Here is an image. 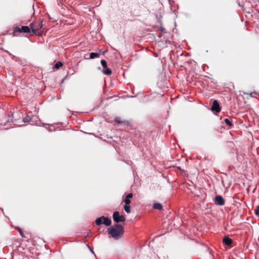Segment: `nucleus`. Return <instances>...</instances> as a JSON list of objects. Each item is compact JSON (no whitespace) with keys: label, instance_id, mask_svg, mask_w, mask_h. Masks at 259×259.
<instances>
[{"label":"nucleus","instance_id":"f8f14e48","mask_svg":"<svg viewBox=\"0 0 259 259\" xmlns=\"http://www.w3.org/2000/svg\"><path fill=\"white\" fill-rule=\"evenodd\" d=\"M105 70L103 71V73L106 75H110L111 74L112 71L110 69L107 67L106 68H105Z\"/></svg>","mask_w":259,"mask_h":259},{"label":"nucleus","instance_id":"39448f33","mask_svg":"<svg viewBox=\"0 0 259 259\" xmlns=\"http://www.w3.org/2000/svg\"><path fill=\"white\" fill-rule=\"evenodd\" d=\"M31 31L33 33H35L36 31L41 29L42 27V20H41L40 23L36 26H35L33 23H31L30 24V26Z\"/></svg>","mask_w":259,"mask_h":259},{"label":"nucleus","instance_id":"f03ea898","mask_svg":"<svg viewBox=\"0 0 259 259\" xmlns=\"http://www.w3.org/2000/svg\"><path fill=\"white\" fill-rule=\"evenodd\" d=\"M95 223L97 226L104 224L107 226H109L111 224V220L107 217L102 216L96 219L95 220Z\"/></svg>","mask_w":259,"mask_h":259},{"label":"nucleus","instance_id":"0eeeda50","mask_svg":"<svg viewBox=\"0 0 259 259\" xmlns=\"http://www.w3.org/2000/svg\"><path fill=\"white\" fill-rule=\"evenodd\" d=\"M211 110L212 111L216 112H219L221 111V108L219 102L217 100H214L212 103V105L211 107Z\"/></svg>","mask_w":259,"mask_h":259},{"label":"nucleus","instance_id":"aec40b11","mask_svg":"<svg viewBox=\"0 0 259 259\" xmlns=\"http://www.w3.org/2000/svg\"><path fill=\"white\" fill-rule=\"evenodd\" d=\"M115 121L118 123H121L123 122V121H121L120 120V118L118 117L115 118Z\"/></svg>","mask_w":259,"mask_h":259},{"label":"nucleus","instance_id":"20e7f679","mask_svg":"<svg viewBox=\"0 0 259 259\" xmlns=\"http://www.w3.org/2000/svg\"><path fill=\"white\" fill-rule=\"evenodd\" d=\"M30 27L27 26H22L21 28L16 27L14 28V32H19L20 33H29L30 32Z\"/></svg>","mask_w":259,"mask_h":259},{"label":"nucleus","instance_id":"4be33fe9","mask_svg":"<svg viewBox=\"0 0 259 259\" xmlns=\"http://www.w3.org/2000/svg\"><path fill=\"white\" fill-rule=\"evenodd\" d=\"M160 30L162 32L165 33V29L164 28L161 27Z\"/></svg>","mask_w":259,"mask_h":259},{"label":"nucleus","instance_id":"f257e3e1","mask_svg":"<svg viewBox=\"0 0 259 259\" xmlns=\"http://www.w3.org/2000/svg\"><path fill=\"white\" fill-rule=\"evenodd\" d=\"M108 234L115 240L120 238L123 234V228L120 225L116 224L108 229Z\"/></svg>","mask_w":259,"mask_h":259},{"label":"nucleus","instance_id":"9d476101","mask_svg":"<svg viewBox=\"0 0 259 259\" xmlns=\"http://www.w3.org/2000/svg\"><path fill=\"white\" fill-rule=\"evenodd\" d=\"M153 207L156 209L161 210L163 207L162 204L160 203H154Z\"/></svg>","mask_w":259,"mask_h":259},{"label":"nucleus","instance_id":"f3484780","mask_svg":"<svg viewBox=\"0 0 259 259\" xmlns=\"http://www.w3.org/2000/svg\"><path fill=\"white\" fill-rule=\"evenodd\" d=\"M101 63L104 68H106L107 67V62L105 60H101Z\"/></svg>","mask_w":259,"mask_h":259},{"label":"nucleus","instance_id":"2eb2a0df","mask_svg":"<svg viewBox=\"0 0 259 259\" xmlns=\"http://www.w3.org/2000/svg\"><path fill=\"white\" fill-rule=\"evenodd\" d=\"M16 229L18 231L20 235H21V236L22 237H23V238L25 237V235H24V234L22 229L20 228L17 227H16Z\"/></svg>","mask_w":259,"mask_h":259},{"label":"nucleus","instance_id":"6e6552de","mask_svg":"<svg viewBox=\"0 0 259 259\" xmlns=\"http://www.w3.org/2000/svg\"><path fill=\"white\" fill-rule=\"evenodd\" d=\"M34 117L32 116L31 115L27 114L23 119L22 122H31V124H33L34 122L32 120V118Z\"/></svg>","mask_w":259,"mask_h":259},{"label":"nucleus","instance_id":"412c9836","mask_svg":"<svg viewBox=\"0 0 259 259\" xmlns=\"http://www.w3.org/2000/svg\"><path fill=\"white\" fill-rule=\"evenodd\" d=\"M133 194L132 193H130L126 196L125 198L130 199L131 198H132L133 197Z\"/></svg>","mask_w":259,"mask_h":259},{"label":"nucleus","instance_id":"a211bd4d","mask_svg":"<svg viewBox=\"0 0 259 259\" xmlns=\"http://www.w3.org/2000/svg\"><path fill=\"white\" fill-rule=\"evenodd\" d=\"M123 201L125 204V205H130L131 202L130 199L126 198H125V199L123 200Z\"/></svg>","mask_w":259,"mask_h":259},{"label":"nucleus","instance_id":"5701e85b","mask_svg":"<svg viewBox=\"0 0 259 259\" xmlns=\"http://www.w3.org/2000/svg\"><path fill=\"white\" fill-rule=\"evenodd\" d=\"M41 124H42L43 125H45V124H44L43 123H41Z\"/></svg>","mask_w":259,"mask_h":259},{"label":"nucleus","instance_id":"423d86ee","mask_svg":"<svg viewBox=\"0 0 259 259\" xmlns=\"http://www.w3.org/2000/svg\"><path fill=\"white\" fill-rule=\"evenodd\" d=\"M215 204L219 206H223L225 204V200L221 195H217L214 198Z\"/></svg>","mask_w":259,"mask_h":259},{"label":"nucleus","instance_id":"4468645a","mask_svg":"<svg viewBox=\"0 0 259 259\" xmlns=\"http://www.w3.org/2000/svg\"><path fill=\"white\" fill-rule=\"evenodd\" d=\"M224 122L228 126H233V124L232 123V122H231V121L228 119V118H225L224 119Z\"/></svg>","mask_w":259,"mask_h":259},{"label":"nucleus","instance_id":"ddd939ff","mask_svg":"<svg viewBox=\"0 0 259 259\" xmlns=\"http://www.w3.org/2000/svg\"><path fill=\"white\" fill-rule=\"evenodd\" d=\"M124 209L126 213H129L131 212V206L130 205H125L124 206Z\"/></svg>","mask_w":259,"mask_h":259},{"label":"nucleus","instance_id":"7ed1b4c3","mask_svg":"<svg viewBox=\"0 0 259 259\" xmlns=\"http://www.w3.org/2000/svg\"><path fill=\"white\" fill-rule=\"evenodd\" d=\"M113 219L115 223H118L124 222L125 218L123 215H120L118 211H114L113 213Z\"/></svg>","mask_w":259,"mask_h":259},{"label":"nucleus","instance_id":"6ab92c4d","mask_svg":"<svg viewBox=\"0 0 259 259\" xmlns=\"http://www.w3.org/2000/svg\"><path fill=\"white\" fill-rule=\"evenodd\" d=\"M254 213L256 216L259 217V205L257 206L256 209H255Z\"/></svg>","mask_w":259,"mask_h":259},{"label":"nucleus","instance_id":"dca6fc26","mask_svg":"<svg viewBox=\"0 0 259 259\" xmlns=\"http://www.w3.org/2000/svg\"><path fill=\"white\" fill-rule=\"evenodd\" d=\"M63 66V64L61 62H58L55 64V68L59 69Z\"/></svg>","mask_w":259,"mask_h":259},{"label":"nucleus","instance_id":"9b49d317","mask_svg":"<svg viewBox=\"0 0 259 259\" xmlns=\"http://www.w3.org/2000/svg\"><path fill=\"white\" fill-rule=\"evenodd\" d=\"M99 54L97 53L92 52L90 54V58L91 59L99 57Z\"/></svg>","mask_w":259,"mask_h":259},{"label":"nucleus","instance_id":"1a4fd4ad","mask_svg":"<svg viewBox=\"0 0 259 259\" xmlns=\"http://www.w3.org/2000/svg\"><path fill=\"white\" fill-rule=\"evenodd\" d=\"M223 242L225 245L230 246L232 243V240L228 237H225L223 240Z\"/></svg>","mask_w":259,"mask_h":259}]
</instances>
